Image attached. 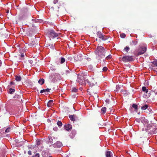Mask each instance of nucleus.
<instances>
[{"instance_id":"1","label":"nucleus","mask_w":157,"mask_h":157,"mask_svg":"<svg viewBox=\"0 0 157 157\" xmlns=\"http://www.w3.org/2000/svg\"><path fill=\"white\" fill-rule=\"evenodd\" d=\"M148 123L150 121V123L147 125L145 128L146 131L148 132L151 134H155L157 133V126L155 123V118H149Z\"/></svg>"},{"instance_id":"2","label":"nucleus","mask_w":157,"mask_h":157,"mask_svg":"<svg viewBox=\"0 0 157 157\" xmlns=\"http://www.w3.org/2000/svg\"><path fill=\"white\" fill-rule=\"evenodd\" d=\"M95 52L98 56L96 57L97 58L100 59L105 57L106 51L103 47L99 46L97 47Z\"/></svg>"},{"instance_id":"3","label":"nucleus","mask_w":157,"mask_h":157,"mask_svg":"<svg viewBox=\"0 0 157 157\" xmlns=\"http://www.w3.org/2000/svg\"><path fill=\"white\" fill-rule=\"evenodd\" d=\"M77 81L79 84L82 85H85L86 83H89V85L93 86L94 85L95 83L96 84L97 82H95L93 81H91V82H90L88 79H87L86 80H85L84 77L82 75H78V78L77 80Z\"/></svg>"},{"instance_id":"4","label":"nucleus","mask_w":157,"mask_h":157,"mask_svg":"<svg viewBox=\"0 0 157 157\" xmlns=\"http://www.w3.org/2000/svg\"><path fill=\"white\" fill-rule=\"evenodd\" d=\"M60 77V75L58 73H53L50 76L49 79L51 82H56L57 79Z\"/></svg>"},{"instance_id":"5","label":"nucleus","mask_w":157,"mask_h":157,"mask_svg":"<svg viewBox=\"0 0 157 157\" xmlns=\"http://www.w3.org/2000/svg\"><path fill=\"white\" fill-rule=\"evenodd\" d=\"M133 60V56H123L121 59V60L124 62H130Z\"/></svg>"},{"instance_id":"6","label":"nucleus","mask_w":157,"mask_h":157,"mask_svg":"<svg viewBox=\"0 0 157 157\" xmlns=\"http://www.w3.org/2000/svg\"><path fill=\"white\" fill-rule=\"evenodd\" d=\"M48 33H49L50 36L52 38L57 37L59 36V34L56 33L53 30H49L48 31Z\"/></svg>"},{"instance_id":"7","label":"nucleus","mask_w":157,"mask_h":157,"mask_svg":"<svg viewBox=\"0 0 157 157\" xmlns=\"http://www.w3.org/2000/svg\"><path fill=\"white\" fill-rule=\"evenodd\" d=\"M97 34L99 38L103 40H106L108 38V36L104 35L100 32H98Z\"/></svg>"},{"instance_id":"8","label":"nucleus","mask_w":157,"mask_h":157,"mask_svg":"<svg viewBox=\"0 0 157 157\" xmlns=\"http://www.w3.org/2000/svg\"><path fill=\"white\" fill-rule=\"evenodd\" d=\"M142 119L141 120L140 118H137L136 121L137 122H140L141 121V122L145 126H147L148 124V120L146 118H141Z\"/></svg>"},{"instance_id":"9","label":"nucleus","mask_w":157,"mask_h":157,"mask_svg":"<svg viewBox=\"0 0 157 157\" xmlns=\"http://www.w3.org/2000/svg\"><path fill=\"white\" fill-rule=\"evenodd\" d=\"M63 145L62 143L59 141H57L53 144V147L55 148H58L61 147Z\"/></svg>"},{"instance_id":"10","label":"nucleus","mask_w":157,"mask_h":157,"mask_svg":"<svg viewBox=\"0 0 157 157\" xmlns=\"http://www.w3.org/2000/svg\"><path fill=\"white\" fill-rule=\"evenodd\" d=\"M146 51V48L144 47L140 48L139 50L138 54L141 55L144 54Z\"/></svg>"},{"instance_id":"11","label":"nucleus","mask_w":157,"mask_h":157,"mask_svg":"<svg viewBox=\"0 0 157 157\" xmlns=\"http://www.w3.org/2000/svg\"><path fill=\"white\" fill-rule=\"evenodd\" d=\"M82 55L81 54L78 55H76L74 56V58L75 60L78 61V60H81L82 59Z\"/></svg>"},{"instance_id":"12","label":"nucleus","mask_w":157,"mask_h":157,"mask_svg":"<svg viewBox=\"0 0 157 157\" xmlns=\"http://www.w3.org/2000/svg\"><path fill=\"white\" fill-rule=\"evenodd\" d=\"M142 90L143 91L145 92L146 93V97L148 98L151 95V94L150 93H147L148 92V90L147 89L146 87L143 86L142 88Z\"/></svg>"},{"instance_id":"13","label":"nucleus","mask_w":157,"mask_h":157,"mask_svg":"<svg viewBox=\"0 0 157 157\" xmlns=\"http://www.w3.org/2000/svg\"><path fill=\"white\" fill-rule=\"evenodd\" d=\"M64 129L67 131H71L72 129V125L70 124H66L64 126Z\"/></svg>"},{"instance_id":"14","label":"nucleus","mask_w":157,"mask_h":157,"mask_svg":"<svg viewBox=\"0 0 157 157\" xmlns=\"http://www.w3.org/2000/svg\"><path fill=\"white\" fill-rule=\"evenodd\" d=\"M105 156L106 157H113V152L110 151H107L105 153Z\"/></svg>"},{"instance_id":"15","label":"nucleus","mask_w":157,"mask_h":157,"mask_svg":"<svg viewBox=\"0 0 157 157\" xmlns=\"http://www.w3.org/2000/svg\"><path fill=\"white\" fill-rule=\"evenodd\" d=\"M137 107L138 106L134 104L132 105V107H130L129 109L131 111H132L133 109H134L136 111L137 109Z\"/></svg>"},{"instance_id":"16","label":"nucleus","mask_w":157,"mask_h":157,"mask_svg":"<svg viewBox=\"0 0 157 157\" xmlns=\"http://www.w3.org/2000/svg\"><path fill=\"white\" fill-rule=\"evenodd\" d=\"M51 89H49L48 88H47L45 89H43L42 90H41L40 91V93H45V94H46V93H48L49 92Z\"/></svg>"},{"instance_id":"17","label":"nucleus","mask_w":157,"mask_h":157,"mask_svg":"<svg viewBox=\"0 0 157 157\" xmlns=\"http://www.w3.org/2000/svg\"><path fill=\"white\" fill-rule=\"evenodd\" d=\"M53 101L52 100H50L48 101L47 103V106L49 107H51L53 105Z\"/></svg>"},{"instance_id":"18","label":"nucleus","mask_w":157,"mask_h":157,"mask_svg":"<svg viewBox=\"0 0 157 157\" xmlns=\"http://www.w3.org/2000/svg\"><path fill=\"white\" fill-rule=\"evenodd\" d=\"M48 142L50 144H52L53 143V140L52 137L51 136H49L48 137Z\"/></svg>"},{"instance_id":"19","label":"nucleus","mask_w":157,"mask_h":157,"mask_svg":"<svg viewBox=\"0 0 157 157\" xmlns=\"http://www.w3.org/2000/svg\"><path fill=\"white\" fill-rule=\"evenodd\" d=\"M15 80L17 81H20L21 80V78L20 76H16L15 78Z\"/></svg>"},{"instance_id":"20","label":"nucleus","mask_w":157,"mask_h":157,"mask_svg":"<svg viewBox=\"0 0 157 157\" xmlns=\"http://www.w3.org/2000/svg\"><path fill=\"white\" fill-rule=\"evenodd\" d=\"M38 83L40 85H42L44 83V79L42 78L40 79L38 81Z\"/></svg>"},{"instance_id":"21","label":"nucleus","mask_w":157,"mask_h":157,"mask_svg":"<svg viewBox=\"0 0 157 157\" xmlns=\"http://www.w3.org/2000/svg\"><path fill=\"white\" fill-rule=\"evenodd\" d=\"M106 108L105 107H103L101 109V111L103 113H105L106 111Z\"/></svg>"},{"instance_id":"22","label":"nucleus","mask_w":157,"mask_h":157,"mask_svg":"<svg viewBox=\"0 0 157 157\" xmlns=\"http://www.w3.org/2000/svg\"><path fill=\"white\" fill-rule=\"evenodd\" d=\"M148 106L147 105H145L144 106H143L141 107V109L142 110H145L148 107Z\"/></svg>"},{"instance_id":"23","label":"nucleus","mask_w":157,"mask_h":157,"mask_svg":"<svg viewBox=\"0 0 157 157\" xmlns=\"http://www.w3.org/2000/svg\"><path fill=\"white\" fill-rule=\"evenodd\" d=\"M137 41L136 40L132 41L131 43V44L132 45H135L137 44Z\"/></svg>"},{"instance_id":"24","label":"nucleus","mask_w":157,"mask_h":157,"mask_svg":"<svg viewBox=\"0 0 157 157\" xmlns=\"http://www.w3.org/2000/svg\"><path fill=\"white\" fill-rule=\"evenodd\" d=\"M15 91V90L13 89L10 88L9 90V93L13 94Z\"/></svg>"},{"instance_id":"25","label":"nucleus","mask_w":157,"mask_h":157,"mask_svg":"<svg viewBox=\"0 0 157 157\" xmlns=\"http://www.w3.org/2000/svg\"><path fill=\"white\" fill-rule=\"evenodd\" d=\"M65 59L63 57H61L60 59V63H63L65 62Z\"/></svg>"},{"instance_id":"26","label":"nucleus","mask_w":157,"mask_h":157,"mask_svg":"<svg viewBox=\"0 0 157 157\" xmlns=\"http://www.w3.org/2000/svg\"><path fill=\"white\" fill-rule=\"evenodd\" d=\"M11 130V128L10 127H8L6 129L5 131V132L6 133H8L10 132Z\"/></svg>"},{"instance_id":"27","label":"nucleus","mask_w":157,"mask_h":157,"mask_svg":"<svg viewBox=\"0 0 157 157\" xmlns=\"http://www.w3.org/2000/svg\"><path fill=\"white\" fill-rule=\"evenodd\" d=\"M57 124L59 127H61L62 125V122L60 121H58L57 122Z\"/></svg>"},{"instance_id":"28","label":"nucleus","mask_w":157,"mask_h":157,"mask_svg":"<svg viewBox=\"0 0 157 157\" xmlns=\"http://www.w3.org/2000/svg\"><path fill=\"white\" fill-rule=\"evenodd\" d=\"M120 88V86L119 85H117L116 86V91H117L119 90Z\"/></svg>"},{"instance_id":"29","label":"nucleus","mask_w":157,"mask_h":157,"mask_svg":"<svg viewBox=\"0 0 157 157\" xmlns=\"http://www.w3.org/2000/svg\"><path fill=\"white\" fill-rule=\"evenodd\" d=\"M129 47H128V46H126V47H125L123 51H126V52H128V51H129Z\"/></svg>"},{"instance_id":"30","label":"nucleus","mask_w":157,"mask_h":157,"mask_svg":"<svg viewBox=\"0 0 157 157\" xmlns=\"http://www.w3.org/2000/svg\"><path fill=\"white\" fill-rule=\"evenodd\" d=\"M71 91L75 92H76L77 91V89L75 87H73L71 89Z\"/></svg>"},{"instance_id":"31","label":"nucleus","mask_w":157,"mask_h":157,"mask_svg":"<svg viewBox=\"0 0 157 157\" xmlns=\"http://www.w3.org/2000/svg\"><path fill=\"white\" fill-rule=\"evenodd\" d=\"M112 57V56L111 55L109 54L107 56V57H106L105 59H110Z\"/></svg>"},{"instance_id":"32","label":"nucleus","mask_w":157,"mask_h":157,"mask_svg":"<svg viewBox=\"0 0 157 157\" xmlns=\"http://www.w3.org/2000/svg\"><path fill=\"white\" fill-rule=\"evenodd\" d=\"M125 34L124 33H121L120 35L121 37L123 38H124L125 37Z\"/></svg>"},{"instance_id":"33","label":"nucleus","mask_w":157,"mask_h":157,"mask_svg":"<svg viewBox=\"0 0 157 157\" xmlns=\"http://www.w3.org/2000/svg\"><path fill=\"white\" fill-rule=\"evenodd\" d=\"M32 157H40V154L39 153H36L33 155Z\"/></svg>"},{"instance_id":"34","label":"nucleus","mask_w":157,"mask_h":157,"mask_svg":"<svg viewBox=\"0 0 157 157\" xmlns=\"http://www.w3.org/2000/svg\"><path fill=\"white\" fill-rule=\"evenodd\" d=\"M41 143V141L40 140H38L36 141V145H39Z\"/></svg>"},{"instance_id":"35","label":"nucleus","mask_w":157,"mask_h":157,"mask_svg":"<svg viewBox=\"0 0 157 157\" xmlns=\"http://www.w3.org/2000/svg\"><path fill=\"white\" fill-rule=\"evenodd\" d=\"M152 63L155 66L157 67V61H154Z\"/></svg>"},{"instance_id":"36","label":"nucleus","mask_w":157,"mask_h":157,"mask_svg":"<svg viewBox=\"0 0 157 157\" xmlns=\"http://www.w3.org/2000/svg\"><path fill=\"white\" fill-rule=\"evenodd\" d=\"M76 117V116L75 115H69V118H75Z\"/></svg>"},{"instance_id":"37","label":"nucleus","mask_w":157,"mask_h":157,"mask_svg":"<svg viewBox=\"0 0 157 157\" xmlns=\"http://www.w3.org/2000/svg\"><path fill=\"white\" fill-rule=\"evenodd\" d=\"M107 68L106 67H104L102 69L103 71H106L107 70Z\"/></svg>"},{"instance_id":"38","label":"nucleus","mask_w":157,"mask_h":157,"mask_svg":"<svg viewBox=\"0 0 157 157\" xmlns=\"http://www.w3.org/2000/svg\"><path fill=\"white\" fill-rule=\"evenodd\" d=\"M29 62L31 64H32L33 63V61L31 60H29Z\"/></svg>"},{"instance_id":"39","label":"nucleus","mask_w":157,"mask_h":157,"mask_svg":"<svg viewBox=\"0 0 157 157\" xmlns=\"http://www.w3.org/2000/svg\"><path fill=\"white\" fill-rule=\"evenodd\" d=\"M28 154L30 155H32V152L30 151H28Z\"/></svg>"},{"instance_id":"40","label":"nucleus","mask_w":157,"mask_h":157,"mask_svg":"<svg viewBox=\"0 0 157 157\" xmlns=\"http://www.w3.org/2000/svg\"><path fill=\"white\" fill-rule=\"evenodd\" d=\"M58 2V1L57 0H54L53 1V3L54 4H56Z\"/></svg>"},{"instance_id":"41","label":"nucleus","mask_w":157,"mask_h":157,"mask_svg":"<svg viewBox=\"0 0 157 157\" xmlns=\"http://www.w3.org/2000/svg\"><path fill=\"white\" fill-rule=\"evenodd\" d=\"M71 121H75V118H70Z\"/></svg>"},{"instance_id":"42","label":"nucleus","mask_w":157,"mask_h":157,"mask_svg":"<svg viewBox=\"0 0 157 157\" xmlns=\"http://www.w3.org/2000/svg\"><path fill=\"white\" fill-rule=\"evenodd\" d=\"M51 120H50L49 119H48L47 120V121L48 122H51Z\"/></svg>"},{"instance_id":"43","label":"nucleus","mask_w":157,"mask_h":157,"mask_svg":"<svg viewBox=\"0 0 157 157\" xmlns=\"http://www.w3.org/2000/svg\"><path fill=\"white\" fill-rule=\"evenodd\" d=\"M24 56V55L23 54H22L21 55V57H23Z\"/></svg>"},{"instance_id":"44","label":"nucleus","mask_w":157,"mask_h":157,"mask_svg":"<svg viewBox=\"0 0 157 157\" xmlns=\"http://www.w3.org/2000/svg\"><path fill=\"white\" fill-rule=\"evenodd\" d=\"M89 67H90V69H92V66L91 65H90V66H89Z\"/></svg>"},{"instance_id":"45","label":"nucleus","mask_w":157,"mask_h":157,"mask_svg":"<svg viewBox=\"0 0 157 157\" xmlns=\"http://www.w3.org/2000/svg\"><path fill=\"white\" fill-rule=\"evenodd\" d=\"M109 100H106V102H109Z\"/></svg>"},{"instance_id":"46","label":"nucleus","mask_w":157,"mask_h":157,"mask_svg":"<svg viewBox=\"0 0 157 157\" xmlns=\"http://www.w3.org/2000/svg\"><path fill=\"white\" fill-rule=\"evenodd\" d=\"M29 46H33V45H32L31 44V43H30V44H29Z\"/></svg>"},{"instance_id":"47","label":"nucleus","mask_w":157,"mask_h":157,"mask_svg":"<svg viewBox=\"0 0 157 157\" xmlns=\"http://www.w3.org/2000/svg\"><path fill=\"white\" fill-rule=\"evenodd\" d=\"M67 71V73H69V72H69V71Z\"/></svg>"},{"instance_id":"48","label":"nucleus","mask_w":157,"mask_h":157,"mask_svg":"<svg viewBox=\"0 0 157 157\" xmlns=\"http://www.w3.org/2000/svg\"><path fill=\"white\" fill-rule=\"evenodd\" d=\"M10 84L12 85V84H13V82H11L10 83Z\"/></svg>"},{"instance_id":"49","label":"nucleus","mask_w":157,"mask_h":157,"mask_svg":"<svg viewBox=\"0 0 157 157\" xmlns=\"http://www.w3.org/2000/svg\"><path fill=\"white\" fill-rule=\"evenodd\" d=\"M1 60H0V66H1Z\"/></svg>"},{"instance_id":"50","label":"nucleus","mask_w":157,"mask_h":157,"mask_svg":"<svg viewBox=\"0 0 157 157\" xmlns=\"http://www.w3.org/2000/svg\"><path fill=\"white\" fill-rule=\"evenodd\" d=\"M114 119L116 120V121H117V119L118 118H114Z\"/></svg>"},{"instance_id":"51","label":"nucleus","mask_w":157,"mask_h":157,"mask_svg":"<svg viewBox=\"0 0 157 157\" xmlns=\"http://www.w3.org/2000/svg\"><path fill=\"white\" fill-rule=\"evenodd\" d=\"M142 130L143 131H144V128H142Z\"/></svg>"}]
</instances>
